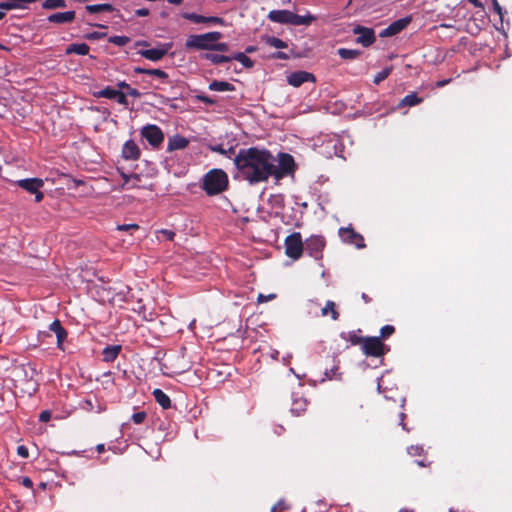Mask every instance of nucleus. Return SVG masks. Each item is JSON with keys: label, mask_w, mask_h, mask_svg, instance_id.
Returning <instances> with one entry per match:
<instances>
[{"label": "nucleus", "mask_w": 512, "mask_h": 512, "mask_svg": "<svg viewBox=\"0 0 512 512\" xmlns=\"http://www.w3.org/2000/svg\"><path fill=\"white\" fill-rule=\"evenodd\" d=\"M233 161L238 176L250 185L266 182L271 177L273 154L265 148H241Z\"/></svg>", "instance_id": "nucleus-1"}, {"label": "nucleus", "mask_w": 512, "mask_h": 512, "mask_svg": "<svg viewBox=\"0 0 512 512\" xmlns=\"http://www.w3.org/2000/svg\"><path fill=\"white\" fill-rule=\"evenodd\" d=\"M228 185L227 173L222 169H212L204 175L201 187L208 196H214L227 190Z\"/></svg>", "instance_id": "nucleus-2"}, {"label": "nucleus", "mask_w": 512, "mask_h": 512, "mask_svg": "<svg viewBox=\"0 0 512 512\" xmlns=\"http://www.w3.org/2000/svg\"><path fill=\"white\" fill-rule=\"evenodd\" d=\"M296 164L292 155L288 153H279L278 160L273 155V167L271 177L277 181L292 175L295 172Z\"/></svg>", "instance_id": "nucleus-3"}, {"label": "nucleus", "mask_w": 512, "mask_h": 512, "mask_svg": "<svg viewBox=\"0 0 512 512\" xmlns=\"http://www.w3.org/2000/svg\"><path fill=\"white\" fill-rule=\"evenodd\" d=\"M222 38V33L212 31L205 34L190 35L185 43L187 49L211 50L214 42Z\"/></svg>", "instance_id": "nucleus-4"}, {"label": "nucleus", "mask_w": 512, "mask_h": 512, "mask_svg": "<svg viewBox=\"0 0 512 512\" xmlns=\"http://www.w3.org/2000/svg\"><path fill=\"white\" fill-rule=\"evenodd\" d=\"M361 350L367 357L379 358L389 352L390 348L380 340V337L366 336Z\"/></svg>", "instance_id": "nucleus-5"}, {"label": "nucleus", "mask_w": 512, "mask_h": 512, "mask_svg": "<svg viewBox=\"0 0 512 512\" xmlns=\"http://www.w3.org/2000/svg\"><path fill=\"white\" fill-rule=\"evenodd\" d=\"M285 254L287 257L298 260L304 252V242L299 232H293L284 240Z\"/></svg>", "instance_id": "nucleus-6"}, {"label": "nucleus", "mask_w": 512, "mask_h": 512, "mask_svg": "<svg viewBox=\"0 0 512 512\" xmlns=\"http://www.w3.org/2000/svg\"><path fill=\"white\" fill-rule=\"evenodd\" d=\"M326 246V240L321 235H311L304 242V251L315 260L323 257V250Z\"/></svg>", "instance_id": "nucleus-7"}, {"label": "nucleus", "mask_w": 512, "mask_h": 512, "mask_svg": "<svg viewBox=\"0 0 512 512\" xmlns=\"http://www.w3.org/2000/svg\"><path fill=\"white\" fill-rule=\"evenodd\" d=\"M141 135L153 147H159L164 141V133L154 124H149L141 129Z\"/></svg>", "instance_id": "nucleus-8"}, {"label": "nucleus", "mask_w": 512, "mask_h": 512, "mask_svg": "<svg viewBox=\"0 0 512 512\" xmlns=\"http://www.w3.org/2000/svg\"><path fill=\"white\" fill-rule=\"evenodd\" d=\"M353 34L358 35L355 42L363 47H369L376 41L375 31L373 28L355 25L352 29Z\"/></svg>", "instance_id": "nucleus-9"}, {"label": "nucleus", "mask_w": 512, "mask_h": 512, "mask_svg": "<svg viewBox=\"0 0 512 512\" xmlns=\"http://www.w3.org/2000/svg\"><path fill=\"white\" fill-rule=\"evenodd\" d=\"M339 236L343 242L354 245L356 248L361 249L365 247V240L363 236L357 233L353 228L342 227L339 229Z\"/></svg>", "instance_id": "nucleus-10"}, {"label": "nucleus", "mask_w": 512, "mask_h": 512, "mask_svg": "<svg viewBox=\"0 0 512 512\" xmlns=\"http://www.w3.org/2000/svg\"><path fill=\"white\" fill-rule=\"evenodd\" d=\"M171 48L172 43H163L157 48L141 50L138 53L145 59L156 62L161 60Z\"/></svg>", "instance_id": "nucleus-11"}, {"label": "nucleus", "mask_w": 512, "mask_h": 512, "mask_svg": "<svg viewBox=\"0 0 512 512\" xmlns=\"http://www.w3.org/2000/svg\"><path fill=\"white\" fill-rule=\"evenodd\" d=\"M412 21L411 16H406L404 18L398 19L394 22H392L387 28L383 29L379 36L384 37H391L399 34L401 31H403Z\"/></svg>", "instance_id": "nucleus-12"}, {"label": "nucleus", "mask_w": 512, "mask_h": 512, "mask_svg": "<svg viewBox=\"0 0 512 512\" xmlns=\"http://www.w3.org/2000/svg\"><path fill=\"white\" fill-rule=\"evenodd\" d=\"M315 82L314 74L306 71H295L287 76V82L293 87H300L305 82Z\"/></svg>", "instance_id": "nucleus-13"}, {"label": "nucleus", "mask_w": 512, "mask_h": 512, "mask_svg": "<svg viewBox=\"0 0 512 512\" xmlns=\"http://www.w3.org/2000/svg\"><path fill=\"white\" fill-rule=\"evenodd\" d=\"M293 12L289 10H272L268 13V19L275 23L291 24L293 20Z\"/></svg>", "instance_id": "nucleus-14"}, {"label": "nucleus", "mask_w": 512, "mask_h": 512, "mask_svg": "<svg viewBox=\"0 0 512 512\" xmlns=\"http://www.w3.org/2000/svg\"><path fill=\"white\" fill-rule=\"evenodd\" d=\"M16 185L27 191L28 193L37 192L44 186V181L41 178H26L16 181Z\"/></svg>", "instance_id": "nucleus-15"}, {"label": "nucleus", "mask_w": 512, "mask_h": 512, "mask_svg": "<svg viewBox=\"0 0 512 512\" xmlns=\"http://www.w3.org/2000/svg\"><path fill=\"white\" fill-rule=\"evenodd\" d=\"M189 143L190 141L186 137L180 134H175L168 139L167 151L173 152L176 150H183L188 147Z\"/></svg>", "instance_id": "nucleus-16"}, {"label": "nucleus", "mask_w": 512, "mask_h": 512, "mask_svg": "<svg viewBox=\"0 0 512 512\" xmlns=\"http://www.w3.org/2000/svg\"><path fill=\"white\" fill-rule=\"evenodd\" d=\"M122 156L126 160H137L140 157L138 145L133 140H128L122 148Z\"/></svg>", "instance_id": "nucleus-17"}, {"label": "nucleus", "mask_w": 512, "mask_h": 512, "mask_svg": "<svg viewBox=\"0 0 512 512\" xmlns=\"http://www.w3.org/2000/svg\"><path fill=\"white\" fill-rule=\"evenodd\" d=\"M75 11L57 12L48 16L47 20L50 23L65 24L71 23L75 20Z\"/></svg>", "instance_id": "nucleus-18"}, {"label": "nucleus", "mask_w": 512, "mask_h": 512, "mask_svg": "<svg viewBox=\"0 0 512 512\" xmlns=\"http://www.w3.org/2000/svg\"><path fill=\"white\" fill-rule=\"evenodd\" d=\"M121 350V345H110L105 347L102 351L103 361L107 363L113 362L118 357Z\"/></svg>", "instance_id": "nucleus-19"}, {"label": "nucleus", "mask_w": 512, "mask_h": 512, "mask_svg": "<svg viewBox=\"0 0 512 512\" xmlns=\"http://www.w3.org/2000/svg\"><path fill=\"white\" fill-rule=\"evenodd\" d=\"M321 315L326 317L330 315L333 321H337L340 317V313L337 310V306L334 301L328 300L325 303V306L321 309Z\"/></svg>", "instance_id": "nucleus-20"}, {"label": "nucleus", "mask_w": 512, "mask_h": 512, "mask_svg": "<svg viewBox=\"0 0 512 512\" xmlns=\"http://www.w3.org/2000/svg\"><path fill=\"white\" fill-rule=\"evenodd\" d=\"M153 396L155 401L163 408V409H169L171 407V400L170 397L161 389L156 388L153 391Z\"/></svg>", "instance_id": "nucleus-21"}, {"label": "nucleus", "mask_w": 512, "mask_h": 512, "mask_svg": "<svg viewBox=\"0 0 512 512\" xmlns=\"http://www.w3.org/2000/svg\"><path fill=\"white\" fill-rule=\"evenodd\" d=\"M90 51V47L86 43H72L67 48L65 53L67 55L77 54V55H87Z\"/></svg>", "instance_id": "nucleus-22"}, {"label": "nucleus", "mask_w": 512, "mask_h": 512, "mask_svg": "<svg viewBox=\"0 0 512 512\" xmlns=\"http://www.w3.org/2000/svg\"><path fill=\"white\" fill-rule=\"evenodd\" d=\"M134 72L136 74L151 75V76L157 77L163 81L168 79V74L164 70H161V69H146V68H142V67H135Z\"/></svg>", "instance_id": "nucleus-23"}, {"label": "nucleus", "mask_w": 512, "mask_h": 512, "mask_svg": "<svg viewBox=\"0 0 512 512\" xmlns=\"http://www.w3.org/2000/svg\"><path fill=\"white\" fill-rule=\"evenodd\" d=\"M360 333H361V329H358L356 331H351V332L347 333V335L342 334L341 337L344 340L350 342L351 345L362 346V344L365 340V337L361 336Z\"/></svg>", "instance_id": "nucleus-24"}, {"label": "nucleus", "mask_w": 512, "mask_h": 512, "mask_svg": "<svg viewBox=\"0 0 512 512\" xmlns=\"http://www.w3.org/2000/svg\"><path fill=\"white\" fill-rule=\"evenodd\" d=\"M85 9L91 14L100 12H112L115 10L114 6L109 3L86 5Z\"/></svg>", "instance_id": "nucleus-25"}, {"label": "nucleus", "mask_w": 512, "mask_h": 512, "mask_svg": "<svg viewBox=\"0 0 512 512\" xmlns=\"http://www.w3.org/2000/svg\"><path fill=\"white\" fill-rule=\"evenodd\" d=\"M209 89L211 91L224 92L234 91L235 87L229 82L214 80L209 84Z\"/></svg>", "instance_id": "nucleus-26"}, {"label": "nucleus", "mask_w": 512, "mask_h": 512, "mask_svg": "<svg viewBox=\"0 0 512 512\" xmlns=\"http://www.w3.org/2000/svg\"><path fill=\"white\" fill-rule=\"evenodd\" d=\"M333 365L331 368H326L324 375L327 380H339L341 379V373L339 372V360L333 359Z\"/></svg>", "instance_id": "nucleus-27"}, {"label": "nucleus", "mask_w": 512, "mask_h": 512, "mask_svg": "<svg viewBox=\"0 0 512 512\" xmlns=\"http://www.w3.org/2000/svg\"><path fill=\"white\" fill-rule=\"evenodd\" d=\"M307 407V401L306 399L300 397L293 399L292 405H291V412L296 415L300 416Z\"/></svg>", "instance_id": "nucleus-28"}, {"label": "nucleus", "mask_w": 512, "mask_h": 512, "mask_svg": "<svg viewBox=\"0 0 512 512\" xmlns=\"http://www.w3.org/2000/svg\"><path fill=\"white\" fill-rule=\"evenodd\" d=\"M337 54L345 60H354L361 56L362 52L357 49L339 48Z\"/></svg>", "instance_id": "nucleus-29"}, {"label": "nucleus", "mask_w": 512, "mask_h": 512, "mask_svg": "<svg viewBox=\"0 0 512 512\" xmlns=\"http://www.w3.org/2000/svg\"><path fill=\"white\" fill-rule=\"evenodd\" d=\"M423 101V99L421 97H419L417 95V93L415 92H412L408 95H406L399 103V107H404V106H415V105H418L420 104L421 102Z\"/></svg>", "instance_id": "nucleus-30"}, {"label": "nucleus", "mask_w": 512, "mask_h": 512, "mask_svg": "<svg viewBox=\"0 0 512 512\" xmlns=\"http://www.w3.org/2000/svg\"><path fill=\"white\" fill-rule=\"evenodd\" d=\"M203 58L210 61L211 63L218 65L226 62H230L232 60L231 56L219 55L213 53H206L203 55Z\"/></svg>", "instance_id": "nucleus-31"}, {"label": "nucleus", "mask_w": 512, "mask_h": 512, "mask_svg": "<svg viewBox=\"0 0 512 512\" xmlns=\"http://www.w3.org/2000/svg\"><path fill=\"white\" fill-rule=\"evenodd\" d=\"M116 89L107 86L104 89H101L99 91H94L92 95L96 98H107V99H114L116 94Z\"/></svg>", "instance_id": "nucleus-32"}, {"label": "nucleus", "mask_w": 512, "mask_h": 512, "mask_svg": "<svg viewBox=\"0 0 512 512\" xmlns=\"http://www.w3.org/2000/svg\"><path fill=\"white\" fill-rule=\"evenodd\" d=\"M231 58L232 60L240 62L246 68H252L254 66L253 60L246 56L243 52H237L231 56Z\"/></svg>", "instance_id": "nucleus-33"}, {"label": "nucleus", "mask_w": 512, "mask_h": 512, "mask_svg": "<svg viewBox=\"0 0 512 512\" xmlns=\"http://www.w3.org/2000/svg\"><path fill=\"white\" fill-rule=\"evenodd\" d=\"M265 43L269 45L270 47L276 48V49H284L288 47V44L283 41L280 38L273 37V36H267L265 38Z\"/></svg>", "instance_id": "nucleus-34"}, {"label": "nucleus", "mask_w": 512, "mask_h": 512, "mask_svg": "<svg viewBox=\"0 0 512 512\" xmlns=\"http://www.w3.org/2000/svg\"><path fill=\"white\" fill-rule=\"evenodd\" d=\"M64 7H66L65 0H45L42 3V8L45 10H54V9L64 8Z\"/></svg>", "instance_id": "nucleus-35"}, {"label": "nucleus", "mask_w": 512, "mask_h": 512, "mask_svg": "<svg viewBox=\"0 0 512 512\" xmlns=\"http://www.w3.org/2000/svg\"><path fill=\"white\" fill-rule=\"evenodd\" d=\"M314 20V17L311 15L301 16L298 14H293L292 25L300 26V25H309Z\"/></svg>", "instance_id": "nucleus-36"}, {"label": "nucleus", "mask_w": 512, "mask_h": 512, "mask_svg": "<svg viewBox=\"0 0 512 512\" xmlns=\"http://www.w3.org/2000/svg\"><path fill=\"white\" fill-rule=\"evenodd\" d=\"M391 71H392V67L384 68L382 71L378 72L374 76L373 83L376 84V85L380 84L382 81H384L391 74Z\"/></svg>", "instance_id": "nucleus-37"}, {"label": "nucleus", "mask_w": 512, "mask_h": 512, "mask_svg": "<svg viewBox=\"0 0 512 512\" xmlns=\"http://www.w3.org/2000/svg\"><path fill=\"white\" fill-rule=\"evenodd\" d=\"M395 333V327L393 325H385L380 329V340H386Z\"/></svg>", "instance_id": "nucleus-38"}, {"label": "nucleus", "mask_w": 512, "mask_h": 512, "mask_svg": "<svg viewBox=\"0 0 512 512\" xmlns=\"http://www.w3.org/2000/svg\"><path fill=\"white\" fill-rule=\"evenodd\" d=\"M108 41L117 46H125L130 42V38L127 36H111Z\"/></svg>", "instance_id": "nucleus-39"}, {"label": "nucleus", "mask_w": 512, "mask_h": 512, "mask_svg": "<svg viewBox=\"0 0 512 512\" xmlns=\"http://www.w3.org/2000/svg\"><path fill=\"white\" fill-rule=\"evenodd\" d=\"M210 149L213 152H217L219 154H222V155H225L228 157H231V155L235 153V149L233 147H230L228 150H226L223 148V146L221 144L211 146Z\"/></svg>", "instance_id": "nucleus-40"}, {"label": "nucleus", "mask_w": 512, "mask_h": 512, "mask_svg": "<svg viewBox=\"0 0 512 512\" xmlns=\"http://www.w3.org/2000/svg\"><path fill=\"white\" fill-rule=\"evenodd\" d=\"M182 17L197 24L204 23V16L198 15L196 13L185 12L182 14Z\"/></svg>", "instance_id": "nucleus-41"}, {"label": "nucleus", "mask_w": 512, "mask_h": 512, "mask_svg": "<svg viewBox=\"0 0 512 512\" xmlns=\"http://www.w3.org/2000/svg\"><path fill=\"white\" fill-rule=\"evenodd\" d=\"M407 453L410 456H422L424 449L421 445H410L407 447Z\"/></svg>", "instance_id": "nucleus-42"}, {"label": "nucleus", "mask_w": 512, "mask_h": 512, "mask_svg": "<svg viewBox=\"0 0 512 512\" xmlns=\"http://www.w3.org/2000/svg\"><path fill=\"white\" fill-rule=\"evenodd\" d=\"M0 9L2 11H10L14 9H19V5L14 3L13 0H6L0 3Z\"/></svg>", "instance_id": "nucleus-43"}, {"label": "nucleus", "mask_w": 512, "mask_h": 512, "mask_svg": "<svg viewBox=\"0 0 512 512\" xmlns=\"http://www.w3.org/2000/svg\"><path fill=\"white\" fill-rule=\"evenodd\" d=\"M114 100H116L120 105H123L124 107L128 106V100L127 96L124 92L117 90Z\"/></svg>", "instance_id": "nucleus-44"}, {"label": "nucleus", "mask_w": 512, "mask_h": 512, "mask_svg": "<svg viewBox=\"0 0 512 512\" xmlns=\"http://www.w3.org/2000/svg\"><path fill=\"white\" fill-rule=\"evenodd\" d=\"M121 176H122V178L124 180V183H123L122 187H125V186L129 187V185H130L132 180L140 181V175L139 174L127 175L125 173H122Z\"/></svg>", "instance_id": "nucleus-45"}, {"label": "nucleus", "mask_w": 512, "mask_h": 512, "mask_svg": "<svg viewBox=\"0 0 512 512\" xmlns=\"http://www.w3.org/2000/svg\"><path fill=\"white\" fill-rule=\"evenodd\" d=\"M56 338H57V348L60 349V350H64L63 342L67 338V331H66V329L64 328V329L61 330L60 333L56 334Z\"/></svg>", "instance_id": "nucleus-46"}, {"label": "nucleus", "mask_w": 512, "mask_h": 512, "mask_svg": "<svg viewBox=\"0 0 512 512\" xmlns=\"http://www.w3.org/2000/svg\"><path fill=\"white\" fill-rule=\"evenodd\" d=\"M146 417H147L146 412L140 411V412L134 413L132 415L131 419L135 424H142L145 421Z\"/></svg>", "instance_id": "nucleus-47"}, {"label": "nucleus", "mask_w": 512, "mask_h": 512, "mask_svg": "<svg viewBox=\"0 0 512 512\" xmlns=\"http://www.w3.org/2000/svg\"><path fill=\"white\" fill-rule=\"evenodd\" d=\"M64 329V327L62 326L60 320L58 319H55L50 325H49V330L54 332L55 334H58L61 332V330Z\"/></svg>", "instance_id": "nucleus-48"}, {"label": "nucleus", "mask_w": 512, "mask_h": 512, "mask_svg": "<svg viewBox=\"0 0 512 512\" xmlns=\"http://www.w3.org/2000/svg\"><path fill=\"white\" fill-rule=\"evenodd\" d=\"M204 23L223 25L224 19L217 16H204Z\"/></svg>", "instance_id": "nucleus-49"}, {"label": "nucleus", "mask_w": 512, "mask_h": 512, "mask_svg": "<svg viewBox=\"0 0 512 512\" xmlns=\"http://www.w3.org/2000/svg\"><path fill=\"white\" fill-rule=\"evenodd\" d=\"M229 50V45L224 42H214L211 51H219V52H227Z\"/></svg>", "instance_id": "nucleus-50"}, {"label": "nucleus", "mask_w": 512, "mask_h": 512, "mask_svg": "<svg viewBox=\"0 0 512 512\" xmlns=\"http://www.w3.org/2000/svg\"><path fill=\"white\" fill-rule=\"evenodd\" d=\"M196 98L200 102H202V103H204L206 105H213V104H215V100L212 99L211 97L207 96V95H197Z\"/></svg>", "instance_id": "nucleus-51"}, {"label": "nucleus", "mask_w": 512, "mask_h": 512, "mask_svg": "<svg viewBox=\"0 0 512 512\" xmlns=\"http://www.w3.org/2000/svg\"><path fill=\"white\" fill-rule=\"evenodd\" d=\"M117 229L120 231L138 230L139 225L138 224H122V225H118Z\"/></svg>", "instance_id": "nucleus-52"}, {"label": "nucleus", "mask_w": 512, "mask_h": 512, "mask_svg": "<svg viewBox=\"0 0 512 512\" xmlns=\"http://www.w3.org/2000/svg\"><path fill=\"white\" fill-rule=\"evenodd\" d=\"M17 454L22 458H28L29 457V450L26 446L20 445L17 447Z\"/></svg>", "instance_id": "nucleus-53"}, {"label": "nucleus", "mask_w": 512, "mask_h": 512, "mask_svg": "<svg viewBox=\"0 0 512 512\" xmlns=\"http://www.w3.org/2000/svg\"><path fill=\"white\" fill-rule=\"evenodd\" d=\"M492 5H493L494 11L499 15L500 20L502 21L503 20V11H502V7L500 6L498 0H492Z\"/></svg>", "instance_id": "nucleus-54"}, {"label": "nucleus", "mask_w": 512, "mask_h": 512, "mask_svg": "<svg viewBox=\"0 0 512 512\" xmlns=\"http://www.w3.org/2000/svg\"><path fill=\"white\" fill-rule=\"evenodd\" d=\"M51 412L49 410H43L40 414H39V421L40 422H48L50 419H51Z\"/></svg>", "instance_id": "nucleus-55"}, {"label": "nucleus", "mask_w": 512, "mask_h": 512, "mask_svg": "<svg viewBox=\"0 0 512 512\" xmlns=\"http://www.w3.org/2000/svg\"><path fill=\"white\" fill-rule=\"evenodd\" d=\"M167 240L173 241L175 237V232L168 229H162L159 231Z\"/></svg>", "instance_id": "nucleus-56"}, {"label": "nucleus", "mask_w": 512, "mask_h": 512, "mask_svg": "<svg viewBox=\"0 0 512 512\" xmlns=\"http://www.w3.org/2000/svg\"><path fill=\"white\" fill-rule=\"evenodd\" d=\"M275 297H276V295H275V294H269V295H267V296H266V295H263V294H259V295H258L257 300H258V302H259V303H263V302H266V301L272 300V299H274Z\"/></svg>", "instance_id": "nucleus-57"}, {"label": "nucleus", "mask_w": 512, "mask_h": 512, "mask_svg": "<svg viewBox=\"0 0 512 512\" xmlns=\"http://www.w3.org/2000/svg\"><path fill=\"white\" fill-rule=\"evenodd\" d=\"M21 484H22L24 487L29 488V489H31V488L33 487V482H32V480H31L29 477H27V476H25V477H23V478L21 479Z\"/></svg>", "instance_id": "nucleus-58"}, {"label": "nucleus", "mask_w": 512, "mask_h": 512, "mask_svg": "<svg viewBox=\"0 0 512 512\" xmlns=\"http://www.w3.org/2000/svg\"><path fill=\"white\" fill-rule=\"evenodd\" d=\"M127 94L132 96V97H134V98H140L141 97V93L136 88H132L131 86L128 88Z\"/></svg>", "instance_id": "nucleus-59"}, {"label": "nucleus", "mask_w": 512, "mask_h": 512, "mask_svg": "<svg viewBox=\"0 0 512 512\" xmlns=\"http://www.w3.org/2000/svg\"><path fill=\"white\" fill-rule=\"evenodd\" d=\"M149 10L147 8H140L135 11V15L138 17H146L149 15Z\"/></svg>", "instance_id": "nucleus-60"}, {"label": "nucleus", "mask_w": 512, "mask_h": 512, "mask_svg": "<svg viewBox=\"0 0 512 512\" xmlns=\"http://www.w3.org/2000/svg\"><path fill=\"white\" fill-rule=\"evenodd\" d=\"M275 59L287 60L289 59V55L285 52L279 51L273 55Z\"/></svg>", "instance_id": "nucleus-61"}, {"label": "nucleus", "mask_w": 512, "mask_h": 512, "mask_svg": "<svg viewBox=\"0 0 512 512\" xmlns=\"http://www.w3.org/2000/svg\"><path fill=\"white\" fill-rule=\"evenodd\" d=\"M285 509L284 503L282 501L278 502L276 505H274L271 509L272 512H279Z\"/></svg>", "instance_id": "nucleus-62"}, {"label": "nucleus", "mask_w": 512, "mask_h": 512, "mask_svg": "<svg viewBox=\"0 0 512 512\" xmlns=\"http://www.w3.org/2000/svg\"><path fill=\"white\" fill-rule=\"evenodd\" d=\"M32 194L35 195V201L37 203L41 202L44 198V194H43V192H41L40 189H37V192H33Z\"/></svg>", "instance_id": "nucleus-63"}, {"label": "nucleus", "mask_w": 512, "mask_h": 512, "mask_svg": "<svg viewBox=\"0 0 512 512\" xmlns=\"http://www.w3.org/2000/svg\"><path fill=\"white\" fill-rule=\"evenodd\" d=\"M117 87L121 90V89H124V90H128V88L130 87V85L125 82V81H120L117 83Z\"/></svg>", "instance_id": "nucleus-64"}]
</instances>
